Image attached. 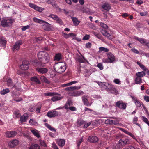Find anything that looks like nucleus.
<instances>
[{"label":"nucleus","mask_w":149,"mask_h":149,"mask_svg":"<svg viewBox=\"0 0 149 149\" xmlns=\"http://www.w3.org/2000/svg\"><path fill=\"white\" fill-rule=\"evenodd\" d=\"M81 87L80 86H70L65 88L66 91H70L68 92L69 95L71 96L78 97L83 95L84 92L82 91H74L75 90H79L80 89Z\"/></svg>","instance_id":"f257e3e1"},{"label":"nucleus","mask_w":149,"mask_h":149,"mask_svg":"<svg viewBox=\"0 0 149 149\" xmlns=\"http://www.w3.org/2000/svg\"><path fill=\"white\" fill-rule=\"evenodd\" d=\"M38 58L39 60L38 61V65H42V64L48 63L49 61V54L45 52L41 51L38 53Z\"/></svg>","instance_id":"f03ea898"},{"label":"nucleus","mask_w":149,"mask_h":149,"mask_svg":"<svg viewBox=\"0 0 149 149\" xmlns=\"http://www.w3.org/2000/svg\"><path fill=\"white\" fill-rule=\"evenodd\" d=\"M101 86L102 87L104 88L107 91L109 92V93L116 95L118 94V91L113 86L109 83H104L102 84Z\"/></svg>","instance_id":"7ed1b4c3"},{"label":"nucleus","mask_w":149,"mask_h":149,"mask_svg":"<svg viewBox=\"0 0 149 149\" xmlns=\"http://www.w3.org/2000/svg\"><path fill=\"white\" fill-rule=\"evenodd\" d=\"M129 140L127 138H123L120 139L118 141V144L114 146L113 149H120L122 148L125 145L128 144Z\"/></svg>","instance_id":"20e7f679"},{"label":"nucleus","mask_w":149,"mask_h":149,"mask_svg":"<svg viewBox=\"0 0 149 149\" xmlns=\"http://www.w3.org/2000/svg\"><path fill=\"white\" fill-rule=\"evenodd\" d=\"M54 68L55 71L61 74L65 71L66 68V66L64 64L60 62L55 64L54 65Z\"/></svg>","instance_id":"39448f33"},{"label":"nucleus","mask_w":149,"mask_h":149,"mask_svg":"<svg viewBox=\"0 0 149 149\" xmlns=\"http://www.w3.org/2000/svg\"><path fill=\"white\" fill-rule=\"evenodd\" d=\"M14 20L12 19H3L1 23V25L3 27H7L11 26Z\"/></svg>","instance_id":"423d86ee"},{"label":"nucleus","mask_w":149,"mask_h":149,"mask_svg":"<svg viewBox=\"0 0 149 149\" xmlns=\"http://www.w3.org/2000/svg\"><path fill=\"white\" fill-rule=\"evenodd\" d=\"M108 58L105 59L104 61L105 63H112L115 61L114 55L111 52H109L107 53Z\"/></svg>","instance_id":"0eeeda50"},{"label":"nucleus","mask_w":149,"mask_h":149,"mask_svg":"<svg viewBox=\"0 0 149 149\" xmlns=\"http://www.w3.org/2000/svg\"><path fill=\"white\" fill-rule=\"evenodd\" d=\"M127 104V103H124L122 101H118L116 104V107L123 110H125L126 109Z\"/></svg>","instance_id":"6e6552de"},{"label":"nucleus","mask_w":149,"mask_h":149,"mask_svg":"<svg viewBox=\"0 0 149 149\" xmlns=\"http://www.w3.org/2000/svg\"><path fill=\"white\" fill-rule=\"evenodd\" d=\"M29 67V62L26 60L23 61L22 62V64L20 66V69L23 70H28Z\"/></svg>","instance_id":"1a4fd4ad"},{"label":"nucleus","mask_w":149,"mask_h":149,"mask_svg":"<svg viewBox=\"0 0 149 149\" xmlns=\"http://www.w3.org/2000/svg\"><path fill=\"white\" fill-rule=\"evenodd\" d=\"M22 44V40H19L16 42L13 45V50L14 51L15 50L18 51L19 50L20 46Z\"/></svg>","instance_id":"9d476101"},{"label":"nucleus","mask_w":149,"mask_h":149,"mask_svg":"<svg viewBox=\"0 0 149 149\" xmlns=\"http://www.w3.org/2000/svg\"><path fill=\"white\" fill-rule=\"evenodd\" d=\"M17 134V132L15 131H7L5 133L6 136L10 138L14 137Z\"/></svg>","instance_id":"9b49d317"},{"label":"nucleus","mask_w":149,"mask_h":149,"mask_svg":"<svg viewBox=\"0 0 149 149\" xmlns=\"http://www.w3.org/2000/svg\"><path fill=\"white\" fill-rule=\"evenodd\" d=\"M98 138L95 136H90L88 138V141L91 143H97L98 141Z\"/></svg>","instance_id":"f8f14e48"},{"label":"nucleus","mask_w":149,"mask_h":149,"mask_svg":"<svg viewBox=\"0 0 149 149\" xmlns=\"http://www.w3.org/2000/svg\"><path fill=\"white\" fill-rule=\"evenodd\" d=\"M58 115V112L56 111H54L52 112L49 111L46 114V116L49 118H53Z\"/></svg>","instance_id":"ddd939ff"},{"label":"nucleus","mask_w":149,"mask_h":149,"mask_svg":"<svg viewBox=\"0 0 149 149\" xmlns=\"http://www.w3.org/2000/svg\"><path fill=\"white\" fill-rule=\"evenodd\" d=\"M45 24L42 25V28L44 30L49 31L52 30V27L51 26V24L47 22Z\"/></svg>","instance_id":"4468645a"},{"label":"nucleus","mask_w":149,"mask_h":149,"mask_svg":"<svg viewBox=\"0 0 149 149\" xmlns=\"http://www.w3.org/2000/svg\"><path fill=\"white\" fill-rule=\"evenodd\" d=\"M136 39L140 42L141 43L143 44L144 45H146L149 48V42H146V40L141 38H135Z\"/></svg>","instance_id":"2eb2a0df"},{"label":"nucleus","mask_w":149,"mask_h":149,"mask_svg":"<svg viewBox=\"0 0 149 149\" xmlns=\"http://www.w3.org/2000/svg\"><path fill=\"white\" fill-rule=\"evenodd\" d=\"M18 143V141L15 139L11 141L8 143V146L11 148H13L17 145Z\"/></svg>","instance_id":"dca6fc26"},{"label":"nucleus","mask_w":149,"mask_h":149,"mask_svg":"<svg viewBox=\"0 0 149 149\" xmlns=\"http://www.w3.org/2000/svg\"><path fill=\"white\" fill-rule=\"evenodd\" d=\"M29 117V114L25 113L20 117V120L21 123L26 122Z\"/></svg>","instance_id":"f3484780"},{"label":"nucleus","mask_w":149,"mask_h":149,"mask_svg":"<svg viewBox=\"0 0 149 149\" xmlns=\"http://www.w3.org/2000/svg\"><path fill=\"white\" fill-rule=\"evenodd\" d=\"M48 71L47 68H38V73L42 74L47 73Z\"/></svg>","instance_id":"a211bd4d"},{"label":"nucleus","mask_w":149,"mask_h":149,"mask_svg":"<svg viewBox=\"0 0 149 149\" xmlns=\"http://www.w3.org/2000/svg\"><path fill=\"white\" fill-rule=\"evenodd\" d=\"M57 143L59 146L62 147L65 144V141L64 139H59L57 140Z\"/></svg>","instance_id":"6ab92c4d"},{"label":"nucleus","mask_w":149,"mask_h":149,"mask_svg":"<svg viewBox=\"0 0 149 149\" xmlns=\"http://www.w3.org/2000/svg\"><path fill=\"white\" fill-rule=\"evenodd\" d=\"M72 20V21L73 24L75 26H77L80 23V21L78 20V19L74 17H71Z\"/></svg>","instance_id":"aec40b11"},{"label":"nucleus","mask_w":149,"mask_h":149,"mask_svg":"<svg viewBox=\"0 0 149 149\" xmlns=\"http://www.w3.org/2000/svg\"><path fill=\"white\" fill-rule=\"evenodd\" d=\"M63 97L61 95H58V96H55L51 98V100L53 102L56 101L62 98Z\"/></svg>","instance_id":"412c9836"},{"label":"nucleus","mask_w":149,"mask_h":149,"mask_svg":"<svg viewBox=\"0 0 149 149\" xmlns=\"http://www.w3.org/2000/svg\"><path fill=\"white\" fill-rule=\"evenodd\" d=\"M102 7L103 9L108 11L111 9V7L109 4L107 3H105L102 5Z\"/></svg>","instance_id":"4be33fe9"},{"label":"nucleus","mask_w":149,"mask_h":149,"mask_svg":"<svg viewBox=\"0 0 149 149\" xmlns=\"http://www.w3.org/2000/svg\"><path fill=\"white\" fill-rule=\"evenodd\" d=\"M62 58V55L60 53H58L56 54L54 56V60L58 61H59Z\"/></svg>","instance_id":"5701e85b"},{"label":"nucleus","mask_w":149,"mask_h":149,"mask_svg":"<svg viewBox=\"0 0 149 149\" xmlns=\"http://www.w3.org/2000/svg\"><path fill=\"white\" fill-rule=\"evenodd\" d=\"M45 125L47 128L49 129L51 131H54L55 132H56V130L54 127H51V125L49 124H48V123H45Z\"/></svg>","instance_id":"b1692460"},{"label":"nucleus","mask_w":149,"mask_h":149,"mask_svg":"<svg viewBox=\"0 0 149 149\" xmlns=\"http://www.w3.org/2000/svg\"><path fill=\"white\" fill-rule=\"evenodd\" d=\"M57 94H58L56 92H48L44 93V95L46 96H53Z\"/></svg>","instance_id":"393cba45"},{"label":"nucleus","mask_w":149,"mask_h":149,"mask_svg":"<svg viewBox=\"0 0 149 149\" xmlns=\"http://www.w3.org/2000/svg\"><path fill=\"white\" fill-rule=\"evenodd\" d=\"M101 33L104 36H107V37H109L110 36V34L107 32V31L104 29H102Z\"/></svg>","instance_id":"a878e982"},{"label":"nucleus","mask_w":149,"mask_h":149,"mask_svg":"<svg viewBox=\"0 0 149 149\" xmlns=\"http://www.w3.org/2000/svg\"><path fill=\"white\" fill-rule=\"evenodd\" d=\"M40 79L43 82H45L47 84H49L50 83L49 81L44 76H42L40 77Z\"/></svg>","instance_id":"bb28decb"},{"label":"nucleus","mask_w":149,"mask_h":149,"mask_svg":"<svg viewBox=\"0 0 149 149\" xmlns=\"http://www.w3.org/2000/svg\"><path fill=\"white\" fill-rule=\"evenodd\" d=\"M145 75V73L144 71H142L141 72H139L136 73V75L138 77L141 78L144 76Z\"/></svg>","instance_id":"cd10ccee"},{"label":"nucleus","mask_w":149,"mask_h":149,"mask_svg":"<svg viewBox=\"0 0 149 149\" xmlns=\"http://www.w3.org/2000/svg\"><path fill=\"white\" fill-rule=\"evenodd\" d=\"M135 81L136 84H141L142 82V79L137 77L135 79Z\"/></svg>","instance_id":"c85d7f7f"},{"label":"nucleus","mask_w":149,"mask_h":149,"mask_svg":"<svg viewBox=\"0 0 149 149\" xmlns=\"http://www.w3.org/2000/svg\"><path fill=\"white\" fill-rule=\"evenodd\" d=\"M82 56V57L78 58L77 59V61L79 63H84L85 62L86 60L84 56Z\"/></svg>","instance_id":"c756f323"},{"label":"nucleus","mask_w":149,"mask_h":149,"mask_svg":"<svg viewBox=\"0 0 149 149\" xmlns=\"http://www.w3.org/2000/svg\"><path fill=\"white\" fill-rule=\"evenodd\" d=\"M85 123V122L83 120L79 119L77 120V125L79 126H81Z\"/></svg>","instance_id":"7c9ffc66"},{"label":"nucleus","mask_w":149,"mask_h":149,"mask_svg":"<svg viewBox=\"0 0 149 149\" xmlns=\"http://www.w3.org/2000/svg\"><path fill=\"white\" fill-rule=\"evenodd\" d=\"M10 90L8 88L3 89L0 92L1 95H4L10 92Z\"/></svg>","instance_id":"2f4dec72"},{"label":"nucleus","mask_w":149,"mask_h":149,"mask_svg":"<svg viewBox=\"0 0 149 149\" xmlns=\"http://www.w3.org/2000/svg\"><path fill=\"white\" fill-rule=\"evenodd\" d=\"M7 41L5 40H4L1 38L0 39V44L1 46H6V45Z\"/></svg>","instance_id":"473e14b6"},{"label":"nucleus","mask_w":149,"mask_h":149,"mask_svg":"<svg viewBox=\"0 0 149 149\" xmlns=\"http://www.w3.org/2000/svg\"><path fill=\"white\" fill-rule=\"evenodd\" d=\"M82 99L84 104L86 106H88L89 105V102L88 99L84 96H82Z\"/></svg>","instance_id":"72a5a7b5"},{"label":"nucleus","mask_w":149,"mask_h":149,"mask_svg":"<svg viewBox=\"0 0 149 149\" xmlns=\"http://www.w3.org/2000/svg\"><path fill=\"white\" fill-rule=\"evenodd\" d=\"M109 50V49L107 48L103 47H101L99 48V52H100L102 51H104V52H108Z\"/></svg>","instance_id":"f704fd0d"},{"label":"nucleus","mask_w":149,"mask_h":149,"mask_svg":"<svg viewBox=\"0 0 149 149\" xmlns=\"http://www.w3.org/2000/svg\"><path fill=\"white\" fill-rule=\"evenodd\" d=\"M14 114L15 117L17 118H18L19 117H20L21 116V115L19 111L18 110L15 111Z\"/></svg>","instance_id":"c9c22d12"},{"label":"nucleus","mask_w":149,"mask_h":149,"mask_svg":"<svg viewBox=\"0 0 149 149\" xmlns=\"http://www.w3.org/2000/svg\"><path fill=\"white\" fill-rule=\"evenodd\" d=\"M49 17L53 19L56 20L58 18V17L55 15L52 14H50L48 17Z\"/></svg>","instance_id":"e433bc0d"},{"label":"nucleus","mask_w":149,"mask_h":149,"mask_svg":"<svg viewBox=\"0 0 149 149\" xmlns=\"http://www.w3.org/2000/svg\"><path fill=\"white\" fill-rule=\"evenodd\" d=\"M137 64L144 70L146 71L147 70L146 67L144 65L141 63L137 61L136 62Z\"/></svg>","instance_id":"4c0bfd02"},{"label":"nucleus","mask_w":149,"mask_h":149,"mask_svg":"<svg viewBox=\"0 0 149 149\" xmlns=\"http://www.w3.org/2000/svg\"><path fill=\"white\" fill-rule=\"evenodd\" d=\"M99 25L105 29H107L108 28V26L102 22L99 23Z\"/></svg>","instance_id":"58836bf2"},{"label":"nucleus","mask_w":149,"mask_h":149,"mask_svg":"<svg viewBox=\"0 0 149 149\" xmlns=\"http://www.w3.org/2000/svg\"><path fill=\"white\" fill-rule=\"evenodd\" d=\"M29 6L31 8H33L35 10H37V6L34 4L30 3H29Z\"/></svg>","instance_id":"ea45409f"},{"label":"nucleus","mask_w":149,"mask_h":149,"mask_svg":"<svg viewBox=\"0 0 149 149\" xmlns=\"http://www.w3.org/2000/svg\"><path fill=\"white\" fill-rule=\"evenodd\" d=\"M40 144L41 146L45 147L46 146V144L45 141L43 140H42L41 139L39 140Z\"/></svg>","instance_id":"a19ab883"},{"label":"nucleus","mask_w":149,"mask_h":149,"mask_svg":"<svg viewBox=\"0 0 149 149\" xmlns=\"http://www.w3.org/2000/svg\"><path fill=\"white\" fill-rule=\"evenodd\" d=\"M83 137L81 138L79 140H78L77 141V146L78 147H79L80 146L82 142L83 141Z\"/></svg>","instance_id":"79ce46f5"},{"label":"nucleus","mask_w":149,"mask_h":149,"mask_svg":"<svg viewBox=\"0 0 149 149\" xmlns=\"http://www.w3.org/2000/svg\"><path fill=\"white\" fill-rule=\"evenodd\" d=\"M37 144H32L30 147L29 149H37Z\"/></svg>","instance_id":"37998d69"},{"label":"nucleus","mask_w":149,"mask_h":149,"mask_svg":"<svg viewBox=\"0 0 149 149\" xmlns=\"http://www.w3.org/2000/svg\"><path fill=\"white\" fill-rule=\"evenodd\" d=\"M112 120L107 119L105 121V123L106 124H108L110 125H112L113 124Z\"/></svg>","instance_id":"c03bdc74"},{"label":"nucleus","mask_w":149,"mask_h":149,"mask_svg":"<svg viewBox=\"0 0 149 149\" xmlns=\"http://www.w3.org/2000/svg\"><path fill=\"white\" fill-rule=\"evenodd\" d=\"M31 80L32 82H34L36 83H37V77H31Z\"/></svg>","instance_id":"a18cd8bd"},{"label":"nucleus","mask_w":149,"mask_h":149,"mask_svg":"<svg viewBox=\"0 0 149 149\" xmlns=\"http://www.w3.org/2000/svg\"><path fill=\"white\" fill-rule=\"evenodd\" d=\"M7 84L9 86H12V82L11 79L9 78L7 81Z\"/></svg>","instance_id":"49530a36"},{"label":"nucleus","mask_w":149,"mask_h":149,"mask_svg":"<svg viewBox=\"0 0 149 149\" xmlns=\"http://www.w3.org/2000/svg\"><path fill=\"white\" fill-rule=\"evenodd\" d=\"M142 120L147 124L149 122L147 118L144 116H142Z\"/></svg>","instance_id":"de8ad7c7"},{"label":"nucleus","mask_w":149,"mask_h":149,"mask_svg":"<svg viewBox=\"0 0 149 149\" xmlns=\"http://www.w3.org/2000/svg\"><path fill=\"white\" fill-rule=\"evenodd\" d=\"M127 134L130 136L132 137L133 139H134L137 141H138L137 139L135 137L134 135L132 133L128 132Z\"/></svg>","instance_id":"09e8293b"},{"label":"nucleus","mask_w":149,"mask_h":149,"mask_svg":"<svg viewBox=\"0 0 149 149\" xmlns=\"http://www.w3.org/2000/svg\"><path fill=\"white\" fill-rule=\"evenodd\" d=\"M29 123L30 124L35 125L37 123V122L34 120L31 119L29 121Z\"/></svg>","instance_id":"8fccbe9b"},{"label":"nucleus","mask_w":149,"mask_h":149,"mask_svg":"<svg viewBox=\"0 0 149 149\" xmlns=\"http://www.w3.org/2000/svg\"><path fill=\"white\" fill-rule=\"evenodd\" d=\"M97 66L100 70H102L103 69V66L102 64L101 63H99L97 65Z\"/></svg>","instance_id":"3c124183"},{"label":"nucleus","mask_w":149,"mask_h":149,"mask_svg":"<svg viewBox=\"0 0 149 149\" xmlns=\"http://www.w3.org/2000/svg\"><path fill=\"white\" fill-rule=\"evenodd\" d=\"M29 28L30 26L29 25H27L22 27L21 29L23 31H24L26 29H29Z\"/></svg>","instance_id":"603ef678"},{"label":"nucleus","mask_w":149,"mask_h":149,"mask_svg":"<svg viewBox=\"0 0 149 149\" xmlns=\"http://www.w3.org/2000/svg\"><path fill=\"white\" fill-rule=\"evenodd\" d=\"M56 21L57 23L61 25H63V23L62 20L59 17H58V18L57 19Z\"/></svg>","instance_id":"864d4df0"},{"label":"nucleus","mask_w":149,"mask_h":149,"mask_svg":"<svg viewBox=\"0 0 149 149\" xmlns=\"http://www.w3.org/2000/svg\"><path fill=\"white\" fill-rule=\"evenodd\" d=\"M134 102L137 107H140L141 105V103L138 100L136 102Z\"/></svg>","instance_id":"5fc2aeb1"},{"label":"nucleus","mask_w":149,"mask_h":149,"mask_svg":"<svg viewBox=\"0 0 149 149\" xmlns=\"http://www.w3.org/2000/svg\"><path fill=\"white\" fill-rule=\"evenodd\" d=\"M140 15L141 16H145L147 15H148V13L147 11H145L144 12H141L140 13Z\"/></svg>","instance_id":"6e6d98bb"},{"label":"nucleus","mask_w":149,"mask_h":149,"mask_svg":"<svg viewBox=\"0 0 149 149\" xmlns=\"http://www.w3.org/2000/svg\"><path fill=\"white\" fill-rule=\"evenodd\" d=\"M36 130H31V131L32 133L36 137H37V132H36Z\"/></svg>","instance_id":"4d7b16f0"},{"label":"nucleus","mask_w":149,"mask_h":149,"mask_svg":"<svg viewBox=\"0 0 149 149\" xmlns=\"http://www.w3.org/2000/svg\"><path fill=\"white\" fill-rule=\"evenodd\" d=\"M112 121H113L112 125H116L118 124L119 123L118 120L116 119L115 120H112Z\"/></svg>","instance_id":"13d9d810"},{"label":"nucleus","mask_w":149,"mask_h":149,"mask_svg":"<svg viewBox=\"0 0 149 149\" xmlns=\"http://www.w3.org/2000/svg\"><path fill=\"white\" fill-rule=\"evenodd\" d=\"M82 11L84 13H88L90 12L88 10V8H83L82 10Z\"/></svg>","instance_id":"bf43d9fd"},{"label":"nucleus","mask_w":149,"mask_h":149,"mask_svg":"<svg viewBox=\"0 0 149 149\" xmlns=\"http://www.w3.org/2000/svg\"><path fill=\"white\" fill-rule=\"evenodd\" d=\"M123 149H136V148L134 147L133 146H130L127 147H126Z\"/></svg>","instance_id":"052dcab7"},{"label":"nucleus","mask_w":149,"mask_h":149,"mask_svg":"<svg viewBox=\"0 0 149 149\" xmlns=\"http://www.w3.org/2000/svg\"><path fill=\"white\" fill-rule=\"evenodd\" d=\"M45 8H44L39 7L38 6V11L40 12H42L44 10Z\"/></svg>","instance_id":"680f3d73"},{"label":"nucleus","mask_w":149,"mask_h":149,"mask_svg":"<svg viewBox=\"0 0 149 149\" xmlns=\"http://www.w3.org/2000/svg\"><path fill=\"white\" fill-rule=\"evenodd\" d=\"M119 129L120 130L126 134H127L128 132V131H127L126 130L123 128H120Z\"/></svg>","instance_id":"e2e57ef3"},{"label":"nucleus","mask_w":149,"mask_h":149,"mask_svg":"<svg viewBox=\"0 0 149 149\" xmlns=\"http://www.w3.org/2000/svg\"><path fill=\"white\" fill-rule=\"evenodd\" d=\"M144 99L146 102H149V96H145Z\"/></svg>","instance_id":"0e129e2a"},{"label":"nucleus","mask_w":149,"mask_h":149,"mask_svg":"<svg viewBox=\"0 0 149 149\" xmlns=\"http://www.w3.org/2000/svg\"><path fill=\"white\" fill-rule=\"evenodd\" d=\"M91 44L90 42L87 43L85 45L86 47L88 48H90L91 46Z\"/></svg>","instance_id":"69168bd1"},{"label":"nucleus","mask_w":149,"mask_h":149,"mask_svg":"<svg viewBox=\"0 0 149 149\" xmlns=\"http://www.w3.org/2000/svg\"><path fill=\"white\" fill-rule=\"evenodd\" d=\"M131 50L133 52L136 54H138L139 53L138 51L134 48H132Z\"/></svg>","instance_id":"338daca9"},{"label":"nucleus","mask_w":149,"mask_h":149,"mask_svg":"<svg viewBox=\"0 0 149 149\" xmlns=\"http://www.w3.org/2000/svg\"><path fill=\"white\" fill-rule=\"evenodd\" d=\"M52 146L53 149H59L55 143L52 144Z\"/></svg>","instance_id":"774afa93"}]
</instances>
